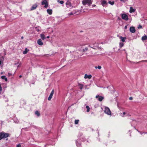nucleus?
I'll list each match as a JSON object with an SVG mask.
<instances>
[{"mask_svg":"<svg viewBox=\"0 0 147 147\" xmlns=\"http://www.w3.org/2000/svg\"><path fill=\"white\" fill-rule=\"evenodd\" d=\"M40 36L41 39L42 40H44L46 38V37H45V35L43 34H40Z\"/></svg>","mask_w":147,"mask_h":147,"instance_id":"obj_16","label":"nucleus"},{"mask_svg":"<svg viewBox=\"0 0 147 147\" xmlns=\"http://www.w3.org/2000/svg\"><path fill=\"white\" fill-rule=\"evenodd\" d=\"M57 1L61 4H63L64 3V1H60L59 0H57Z\"/></svg>","mask_w":147,"mask_h":147,"instance_id":"obj_27","label":"nucleus"},{"mask_svg":"<svg viewBox=\"0 0 147 147\" xmlns=\"http://www.w3.org/2000/svg\"><path fill=\"white\" fill-rule=\"evenodd\" d=\"M120 39H121V40L123 42H124L125 41V40L126 39V37H123L122 36L119 37Z\"/></svg>","mask_w":147,"mask_h":147,"instance_id":"obj_15","label":"nucleus"},{"mask_svg":"<svg viewBox=\"0 0 147 147\" xmlns=\"http://www.w3.org/2000/svg\"><path fill=\"white\" fill-rule=\"evenodd\" d=\"M142 26L141 25H139V26H138V29H140L142 28Z\"/></svg>","mask_w":147,"mask_h":147,"instance_id":"obj_31","label":"nucleus"},{"mask_svg":"<svg viewBox=\"0 0 147 147\" xmlns=\"http://www.w3.org/2000/svg\"><path fill=\"white\" fill-rule=\"evenodd\" d=\"M79 121V120H75V124H77L78 122Z\"/></svg>","mask_w":147,"mask_h":147,"instance_id":"obj_30","label":"nucleus"},{"mask_svg":"<svg viewBox=\"0 0 147 147\" xmlns=\"http://www.w3.org/2000/svg\"><path fill=\"white\" fill-rule=\"evenodd\" d=\"M67 7H70L72 5L71 3L69 1H67L66 3Z\"/></svg>","mask_w":147,"mask_h":147,"instance_id":"obj_11","label":"nucleus"},{"mask_svg":"<svg viewBox=\"0 0 147 147\" xmlns=\"http://www.w3.org/2000/svg\"><path fill=\"white\" fill-rule=\"evenodd\" d=\"M108 3L111 5H113L114 4V1H108Z\"/></svg>","mask_w":147,"mask_h":147,"instance_id":"obj_25","label":"nucleus"},{"mask_svg":"<svg viewBox=\"0 0 147 147\" xmlns=\"http://www.w3.org/2000/svg\"><path fill=\"white\" fill-rule=\"evenodd\" d=\"M1 61H0V65L1 64Z\"/></svg>","mask_w":147,"mask_h":147,"instance_id":"obj_49","label":"nucleus"},{"mask_svg":"<svg viewBox=\"0 0 147 147\" xmlns=\"http://www.w3.org/2000/svg\"><path fill=\"white\" fill-rule=\"evenodd\" d=\"M129 30L132 33H135L136 32V30L135 29V28L133 26H131L129 28Z\"/></svg>","mask_w":147,"mask_h":147,"instance_id":"obj_9","label":"nucleus"},{"mask_svg":"<svg viewBox=\"0 0 147 147\" xmlns=\"http://www.w3.org/2000/svg\"><path fill=\"white\" fill-rule=\"evenodd\" d=\"M121 18L127 21L128 20V18L127 15L125 13L121 14Z\"/></svg>","mask_w":147,"mask_h":147,"instance_id":"obj_5","label":"nucleus"},{"mask_svg":"<svg viewBox=\"0 0 147 147\" xmlns=\"http://www.w3.org/2000/svg\"><path fill=\"white\" fill-rule=\"evenodd\" d=\"M142 61L143 62H147V60H143Z\"/></svg>","mask_w":147,"mask_h":147,"instance_id":"obj_42","label":"nucleus"},{"mask_svg":"<svg viewBox=\"0 0 147 147\" xmlns=\"http://www.w3.org/2000/svg\"><path fill=\"white\" fill-rule=\"evenodd\" d=\"M104 112L105 113L109 115H111V112L109 109L108 107H106L105 108Z\"/></svg>","mask_w":147,"mask_h":147,"instance_id":"obj_4","label":"nucleus"},{"mask_svg":"<svg viewBox=\"0 0 147 147\" xmlns=\"http://www.w3.org/2000/svg\"><path fill=\"white\" fill-rule=\"evenodd\" d=\"M90 108H89L88 109H87V110H86V111L87 112H89L90 111Z\"/></svg>","mask_w":147,"mask_h":147,"instance_id":"obj_38","label":"nucleus"},{"mask_svg":"<svg viewBox=\"0 0 147 147\" xmlns=\"http://www.w3.org/2000/svg\"><path fill=\"white\" fill-rule=\"evenodd\" d=\"M133 99V98L132 97H130L129 98V100H131Z\"/></svg>","mask_w":147,"mask_h":147,"instance_id":"obj_34","label":"nucleus"},{"mask_svg":"<svg viewBox=\"0 0 147 147\" xmlns=\"http://www.w3.org/2000/svg\"><path fill=\"white\" fill-rule=\"evenodd\" d=\"M135 11V9H133L132 7H130V10L129 11L130 13H131L132 12H134Z\"/></svg>","mask_w":147,"mask_h":147,"instance_id":"obj_14","label":"nucleus"},{"mask_svg":"<svg viewBox=\"0 0 147 147\" xmlns=\"http://www.w3.org/2000/svg\"><path fill=\"white\" fill-rule=\"evenodd\" d=\"M29 51V50L27 48H26L25 49V51L23 52V53L24 54L27 53Z\"/></svg>","mask_w":147,"mask_h":147,"instance_id":"obj_22","label":"nucleus"},{"mask_svg":"<svg viewBox=\"0 0 147 147\" xmlns=\"http://www.w3.org/2000/svg\"><path fill=\"white\" fill-rule=\"evenodd\" d=\"M73 14H73V13L72 12H71L70 13H69L68 14V15H73Z\"/></svg>","mask_w":147,"mask_h":147,"instance_id":"obj_33","label":"nucleus"},{"mask_svg":"<svg viewBox=\"0 0 147 147\" xmlns=\"http://www.w3.org/2000/svg\"><path fill=\"white\" fill-rule=\"evenodd\" d=\"M96 98L98 99V100L99 101H102L104 99V97L102 96H100L98 95H96Z\"/></svg>","mask_w":147,"mask_h":147,"instance_id":"obj_7","label":"nucleus"},{"mask_svg":"<svg viewBox=\"0 0 147 147\" xmlns=\"http://www.w3.org/2000/svg\"><path fill=\"white\" fill-rule=\"evenodd\" d=\"M88 49L87 47H86L84 49H83L82 50V51L83 52H84L86 51H88Z\"/></svg>","mask_w":147,"mask_h":147,"instance_id":"obj_26","label":"nucleus"},{"mask_svg":"<svg viewBox=\"0 0 147 147\" xmlns=\"http://www.w3.org/2000/svg\"><path fill=\"white\" fill-rule=\"evenodd\" d=\"M92 1L91 0H83L82 3L84 5H88L89 6H91L92 3Z\"/></svg>","mask_w":147,"mask_h":147,"instance_id":"obj_2","label":"nucleus"},{"mask_svg":"<svg viewBox=\"0 0 147 147\" xmlns=\"http://www.w3.org/2000/svg\"><path fill=\"white\" fill-rule=\"evenodd\" d=\"M35 114L38 117H39L40 115V114L38 111H36L35 112Z\"/></svg>","mask_w":147,"mask_h":147,"instance_id":"obj_23","label":"nucleus"},{"mask_svg":"<svg viewBox=\"0 0 147 147\" xmlns=\"http://www.w3.org/2000/svg\"><path fill=\"white\" fill-rule=\"evenodd\" d=\"M147 39V36L145 35L143 36L142 38V40L143 41L146 40Z\"/></svg>","mask_w":147,"mask_h":147,"instance_id":"obj_18","label":"nucleus"},{"mask_svg":"<svg viewBox=\"0 0 147 147\" xmlns=\"http://www.w3.org/2000/svg\"><path fill=\"white\" fill-rule=\"evenodd\" d=\"M1 78L3 80H4L6 82H7V79L5 76H1Z\"/></svg>","mask_w":147,"mask_h":147,"instance_id":"obj_20","label":"nucleus"},{"mask_svg":"<svg viewBox=\"0 0 147 147\" xmlns=\"http://www.w3.org/2000/svg\"><path fill=\"white\" fill-rule=\"evenodd\" d=\"M1 94V92H0V94Z\"/></svg>","mask_w":147,"mask_h":147,"instance_id":"obj_53","label":"nucleus"},{"mask_svg":"<svg viewBox=\"0 0 147 147\" xmlns=\"http://www.w3.org/2000/svg\"><path fill=\"white\" fill-rule=\"evenodd\" d=\"M92 75H87V74H85L84 75V78L85 79L88 78L90 79L92 78Z\"/></svg>","mask_w":147,"mask_h":147,"instance_id":"obj_12","label":"nucleus"},{"mask_svg":"<svg viewBox=\"0 0 147 147\" xmlns=\"http://www.w3.org/2000/svg\"><path fill=\"white\" fill-rule=\"evenodd\" d=\"M86 108L87 109H88L89 108H90L88 106V105H87L86 107Z\"/></svg>","mask_w":147,"mask_h":147,"instance_id":"obj_37","label":"nucleus"},{"mask_svg":"<svg viewBox=\"0 0 147 147\" xmlns=\"http://www.w3.org/2000/svg\"><path fill=\"white\" fill-rule=\"evenodd\" d=\"M76 144L77 147H82L81 144L79 142L77 141V140H76Z\"/></svg>","mask_w":147,"mask_h":147,"instance_id":"obj_19","label":"nucleus"},{"mask_svg":"<svg viewBox=\"0 0 147 147\" xmlns=\"http://www.w3.org/2000/svg\"><path fill=\"white\" fill-rule=\"evenodd\" d=\"M118 19L119 20H121V19L119 17H118Z\"/></svg>","mask_w":147,"mask_h":147,"instance_id":"obj_43","label":"nucleus"},{"mask_svg":"<svg viewBox=\"0 0 147 147\" xmlns=\"http://www.w3.org/2000/svg\"><path fill=\"white\" fill-rule=\"evenodd\" d=\"M36 30L38 32H39L40 30H39V29H37Z\"/></svg>","mask_w":147,"mask_h":147,"instance_id":"obj_41","label":"nucleus"},{"mask_svg":"<svg viewBox=\"0 0 147 147\" xmlns=\"http://www.w3.org/2000/svg\"><path fill=\"white\" fill-rule=\"evenodd\" d=\"M126 114V113L125 112H123V113H120V115L122 117H124V116Z\"/></svg>","mask_w":147,"mask_h":147,"instance_id":"obj_29","label":"nucleus"},{"mask_svg":"<svg viewBox=\"0 0 147 147\" xmlns=\"http://www.w3.org/2000/svg\"><path fill=\"white\" fill-rule=\"evenodd\" d=\"M41 4L42 5H45L44 7L47 8L48 6V3L46 0H44L42 2Z\"/></svg>","mask_w":147,"mask_h":147,"instance_id":"obj_6","label":"nucleus"},{"mask_svg":"<svg viewBox=\"0 0 147 147\" xmlns=\"http://www.w3.org/2000/svg\"><path fill=\"white\" fill-rule=\"evenodd\" d=\"M121 1H122L123 2H124L125 1L124 0H120Z\"/></svg>","mask_w":147,"mask_h":147,"instance_id":"obj_45","label":"nucleus"},{"mask_svg":"<svg viewBox=\"0 0 147 147\" xmlns=\"http://www.w3.org/2000/svg\"><path fill=\"white\" fill-rule=\"evenodd\" d=\"M22 77V76L21 75H20L19 76V78H21Z\"/></svg>","mask_w":147,"mask_h":147,"instance_id":"obj_46","label":"nucleus"},{"mask_svg":"<svg viewBox=\"0 0 147 147\" xmlns=\"http://www.w3.org/2000/svg\"><path fill=\"white\" fill-rule=\"evenodd\" d=\"M8 76H10L12 75V74H11V73H9L8 74Z\"/></svg>","mask_w":147,"mask_h":147,"instance_id":"obj_35","label":"nucleus"},{"mask_svg":"<svg viewBox=\"0 0 147 147\" xmlns=\"http://www.w3.org/2000/svg\"><path fill=\"white\" fill-rule=\"evenodd\" d=\"M10 134L7 133L3 132L0 133V140L2 139H4L9 136Z\"/></svg>","mask_w":147,"mask_h":147,"instance_id":"obj_1","label":"nucleus"},{"mask_svg":"<svg viewBox=\"0 0 147 147\" xmlns=\"http://www.w3.org/2000/svg\"><path fill=\"white\" fill-rule=\"evenodd\" d=\"M2 90V88L1 86V85L0 84V91Z\"/></svg>","mask_w":147,"mask_h":147,"instance_id":"obj_36","label":"nucleus"},{"mask_svg":"<svg viewBox=\"0 0 147 147\" xmlns=\"http://www.w3.org/2000/svg\"><path fill=\"white\" fill-rule=\"evenodd\" d=\"M50 37L49 36H48L47 37V38H49Z\"/></svg>","mask_w":147,"mask_h":147,"instance_id":"obj_47","label":"nucleus"},{"mask_svg":"<svg viewBox=\"0 0 147 147\" xmlns=\"http://www.w3.org/2000/svg\"><path fill=\"white\" fill-rule=\"evenodd\" d=\"M78 86H79V88L81 90H82L83 88V87L84 86L83 84H81L80 83H78Z\"/></svg>","mask_w":147,"mask_h":147,"instance_id":"obj_21","label":"nucleus"},{"mask_svg":"<svg viewBox=\"0 0 147 147\" xmlns=\"http://www.w3.org/2000/svg\"><path fill=\"white\" fill-rule=\"evenodd\" d=\"M140 134H142V133H141V132H140Z\"/></svg>","mask_w":147,"mask_h":147,"instance_id":"obj_51","label":"nucleus"},{"mask_svg":"<svg viewBox=\"0 0 147 147\" xmlns=\"http://www.w3.org/2000/svg\"><path fill=\"white\" fill-rule=\"evenodd\" d=\"M127 28V26H125L124 27L125 29H126Z\"/></svg>","mask_w":147,"mask_h":147,"instance_id":"obj_39","label":"nucleus"},{"mask_svg":"<svg viewBox=\"0 0 147 147\" xmlns=\"http://www.w3.org/2000/svg\"><path fill=\"white\" fill-rule=\"evenodd\" d=\"M37 7L38 5L37 3L33 4L30 9V10L32 11L35 9Z\"/></svg>","mask_w":147,"mask_h":147,"instance_id":"obj_10","label":"nucleus"},{"mask_svg":"<svg viewBox=\"0 0 147 147\" xmlns=\"http://www.w3.org/2000/svg\"><path fill=\"white\" fill-rule=\"evenodd\" d=\"M17 147H21V145L20 144H18L17 145Z\"/></svg>","mask_w":147,"mask_h":147,"instance_id":"obj_32","label":"nucleus"},{"mask_svg":"<svg viewBox=\"0 0 147 147\" xmlns=\"http://www.w3.org/2000/svg\"><path fill=\"white\" fill-rule=\"evenodd\" d=\"M38 44L40 45H43V43L42 42V40L41 39H39L37 40Z\"/></svg>","mask_w":147,"mask_h":147,"instance_id":"obj_13","label":"nucleus"},{"mask_svg":"<svg viewBox=\"0 0 147 147\" xmlns=\"http://www.w3.org/2000/svg\"><path fill=\"white\" fill-rule=\"evenodd\" d=\"M123 50L125 51V49H124V50Z\"/></svg>","mask_w":147,"mask_h":147,"instance_id":"obj_52","label":"nucleus"},{"mask_svg":"<svg viewBox=\"0 0 147 147\" xmlns=\"http://www.w3.org/2000/svg\"><path fill=\"white\" fill-rule=\"evenodd\" d=\"M88 57H92V56H93V55H88Z\"/></svg>","mask_w":147,"mask_h":147,"instance_id":"obj_44","label":"nucleus"},{"mask_svg":"<svg viewBox=\"0 0 147 147\" xmlns=\"http://www.w3.org/2000/svg\"><path fill=\"white\" fill-rule=\"evenodd\" d=\"M54 93V90L53 89L51 92L49 97L48 98L49 100H50L52 98L53 94Z\"/></svg>","mask_w":147,"mask_h":147,"instance_id":"obj_8","label":"nucleus"},{"mask_svg":"<svg viewBox=\"0 0 147 147\" xmlns=\"http://www.w3.org/2000/svg\"><path fill=\"white\" fill-rule=\"evenodd\" d=\"M83 32V31H80V32Z\"/></svg>","mask_w":147,"mask_h":147,"instance_id":"obj_50","label":"nucleus"},{"mask_svg":"<svg viewBox=\"0 0 147 147\" xmlns=\"http://www.w3.org/2000/svg\"><path fill=\"white\" fill-rule=\"evenodd\" d=\"M21 38H22V39H23V36H22V37H21Z\"/></svg>","mask_w":147,"mask_h":147,"instance_id":"obj_48","label":"nucleus"},{"mask_svg":"<svg viewBox=\"0 0 147 147\" xmlns=\"http://www.w3.org/2000/svg\"><path fill=\"white\" fill-rule=\"evenodd\" d=\"M101 4L103 7H107L108 5V3L107 1L104 0H101L100 1Z\"/></svg>","mask_w":147,"mask_h":147,"instance_id":"obj_3","label":"nucleus"},{"mask_svg":"<svg viewBox=\"0 0 147 147\" xmlns=\"http://www.w3.org/2000/svg\"><path fill=\"white\" fill-rule=\"evenodd\" d=\"M124 45V44L123 42H120L119 43V47L120 48H121L122 47H123Z\"/></svg>","mask_w":147,"mask_h":147,"instance_id":"obj_24","label":"nucleus"},{"mask_svg":"<svg viewBox=\"0 0 147 147\" xmlns=\"http://www.w3.org/2000/svg\"><path fill=\"white\" fill-rule=\"evenodd\" d=\"M95 68L96 69L98 68V69H100L101 68V66H100L98 65V67H97L96 66H95Z\"/></svg>","mask_w":147,"mask_h":147,"instance_id":"obj_28","label":"nucleus"},{"mask_svg":"<svg viewBox=\"0 0 147 147\" xmlns=\"http://www.w3.org/2000/svg\"><path fill=\"white\" fill-rule=\"evenodd\" d=\"M47 12L49 15H51L52 13V10L51 9H47Z\"/></svg>","mask_w":147,"mask_h":147,"instance_id":"obj_17","label":"nucleus"},{"mask_svg":"<svg viewBox=\"0 0 147 147\" xmlns=\"http://www.w3.org/2000/svg\"><path fill=\"white\" fill-rule=\"evenodd\" d=\"M92 7H94L96 6V5H92Z\"/></svg>","mask_w":147,"mask_h":147,"instance_id":"obj_40","label":"nucleus"}]
</instances>
